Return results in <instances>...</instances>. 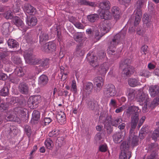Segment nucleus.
<instances>
[{
	"mask_svg": "<svg viewBox=\"0 0 159 159\" xmlns=\"http://www.w3.org/2000/svg\"><path fill=\"white\" fill-rule=\"evenodd\" d=\"M26 109L21 107L15 108L7 113V120L16 122L18 123L20 122V118L24 117L26 115Z\"/></svg>",
	"mask_w": 159,
	"mask_h": 159,
	"instance_id": "f257e3e1",
	"label": "nucleus"
},
{
	"mask_svg": "<svg viewBox=\"0 0 159 159\" xmlns=\"http://www.w3.org/2000/svg\"><path fill=\"white\" fill-rule=\"evenodd\" d=\"M139 108L136 106H131L129 107L126 112L129 114H133L131 117V129H134L136 127L139 120Z\"/></svg>",
	"mask_w": 159,
	"mask_h": 159,
	"instance_id": "f03ea898",
	"label": "nucleus"
},
{
	"mask_svg": "<svg viewBox=\"0 0 159 159\" xmlns=\"http://www.w3.org/2000/svg\"><path fill=\"white\" fill-rule=\"evenodd\" d=\"M100 8L102 9L99 13V16L101 19L107 20L111 17L108 10L110 8V3L108 1H106L100 3Z\"/></svg>",
	"mask_w": 159,
	"mask_h": 159,
	"instance_id": "7ed1b4c3",
	"label": "nucleus"
},
{
	"mask_svg": "<svg viewBox=\"0 0 159 159\" xmlns=\"http://www.w3.org/2000/svg\"><path fill=\"white\" fill-rule=\"evenodd\" d=\"M109 30L108 25L105 23L101 24L98 26L97 30L94 31L93 32L95 38L98 40L102 37L104 34L107 33Z\"/></svg>",
	"mask_w": 159,
	"mask_h": 159,
	"instance_id": "20e7f679",
	"label": "nucleus"
},
{
	"mask_svg": "<svg viewBox=\"0 0 159 159\" xmlns=\"http://www.w3.org/2000/svg\"><path fill=\"white\" fill-rule=\"evenodd\" d=\"M24 56L26 62L29 64L36 65L38 64L39 61V59L33 55L31 51H25L24 54Z\"/></svg>",
	"mask_w": 159,
	"mask_h": 159,
	"instance_id": "39448f33",
	"label": "nucleus"
},
{
	"mask_svg": "<svg viewBox=\"0 0 159 159\" xmlns=\"http://www.w3.org/2000/svg\"><path fill=\"white\" fill-rule=\"evenodd\" d=\"M122 122V120L121 118H117L116 120L112 121L110 120H106L104 123V128L107 130L108 134H110L112 131L111 125L117 126Z\"/></svg>",
	"mask_w": 159,
	"mask_h": 159,
	"instance_id": "423d86ee",
	"label": "nucleus"
},
{
	"mask_svg": "<svg viewBox=\"0 0 159 159\" xmlns=\"http://www.w3.org/2000/svg\"><path fill=\"white\" fill-rule=\"evenodd\" d=\"M120 148L121 149V152L119 155V159H127L128 157V159L131 157L130 152L129 151V146L126 143L123 142L121 145Z\"/></svg>",
	"mask_w": 159,
	"mask_h": 159,
	"instance_id": "0eeeda50",
	"label": "nucleus"
},
{
	"mask_svg": "<svg viewBox=\"0 0 159 159\" xmlns=\"http://www.w3.org/2000/svg\"><path fill=\"white\" fill-rule=\"evenodd\" d=\"M143 3V2L141 0H139L137 2L138 7L135 11V20L134 22L135 25L139 24L141 20L142 12L140 8L142 7Z\"/></svg>",
	"mask_w": 159,
	"mask_h": 159,
	"instance_id": "6e6552de",
	"label": "nucleus"
},
{
	"mask_svg": "<svg viewBox=\"0 0 159 159\" xmlns=\"http://www.w3.org/2000/svg\"><path fill=\"white\" fill-rule=\"evenodd\" d=\"M130 61H128L127 60H125V62H122L120 64V67H122L123 66L125 67L123 69V73L126 75H128L133 72L134 68L129 65Z\"/></svg>",
	"mask_w": 159,
	"mask_h": 159,
	"instance_id": "1a4fd4ad",
	"label": "nucleus"
},
{
	"mask_svg": "<svg viewBox=\"0 0 159 159\" xmlns=\"http://www.w3.org/2000/svg\"><path fill=\"white\" fill-rule=\"evenodd\" d=\"M41 101V97L39 95H36L34 96L30 97L29 99L28 104L30 107L34 108L36 107L37 104L39 103Z\"/></svg>",
	"mask_w": 159,
	"mask_h": 159,
	"instance_id": "9d476101",
	"label": "nucleus"
},
{
	"mask_svg": "<svg viewBox=\"0 0 159 159\" xmlns=\"http://www.w3.org/2000/svg\"><path fill=\"white\" fill-rule=\"evenodd\" d=\"M149 102L144 103V105L143 107V112H146L148 111V108H151L153 109L159 104V96L154 98L153 101L149 104Z\"/></svg>",
	"mask_w": 159,
	"mask_h": 159,
	"instance_id": "9b49d317",
	"label": "nucleus"
},
{
	"mask_svg": "<svg viewBox=\"0 0 159 159\" xmlns=\"http://www.w3.org/2000/svg\"><path fill=\"white\" fill-rule=\"evenodd\" d=\"M136 99L140 105L148 102L149 100L148 94L142 91L138 95Z\"/></svg>",
	"mask_w": 159,
	"mask_h": 159,
	"instance_id": "f8f14e48",
	"label": "nucleus"
},
{
	"mask_svg": "<svg viewBox=\"0 0 159 159\" xmlns=\"http://www.w3.org/2000/svg\"><path fill=\"white\" fill-rule=\"evenodd\" d=\"M14 24L17 26L20 30L23 31L25 32L27 28L25 26L22 20L18 16L15 17L13 19Z\"/></svg>",
	"mask_w": 159,
	"mask_h": 159,
	"instance_id": "ddd939ff",
	"label": "nucleus"
},
{
	"mask_svg": "<svg viewBox=\"0 0 159 159\" xmlns=\"http://www.w3.org/2000/svg\"><path fill=\"white\" fill-rule=\"evenodd\" d=\"M56 49L55 44L52 42L45 43L41 48L42 50L46 52H50L55 51Z\"/></svg>",
	"mask_w": 159,
	"mask_h": 159,
	"instance_id": "4468645a",
	"label": "nucleus"
},
{
	"mask_svg": "<svg viewBox=\"0 0 159 159\" xmlns=\"http://www.w3.org/2000/svg\"><path fill=\"white\" fill-rule=\"evenodd\" d=\"M104 93L108 97H112L116 94V91L113 85L110 84L107 86Z\"/></svg>",
	"mask_w": 159,
	"mask_h": 159,
	"instance_id": "2eb2a0df",
	"label": "nucleus"
},
{
	"mask_svg": "<svg viewBox=\"0 0 159 159\" xmlns=\"http://www.w3.org/2000/svg\"><path fill=\"white\" fill-rule=\"evenodd\" d=\"M109 69L108 64L107 63H104L101 64L99 67L98 70V73L101 75H105Z\"/></svg>",
	"mask_w": 159,
	"mask_h": 159,
	"instance_id": "dca6fc26",
	"label": "nucleus"
},
{
	"mask_svg": "<svg viewBox=\"0 0 159 159\" xmlns=\"http://www.w3.org/2000/svg\"><path fill=\"white\" fill-rule=\"evenodd\" d=\"M125 134V133L124 134L122 132L115 134L113 136V140L114 142L117 143L121 142L124 139Z\"/></svg>",
	"mask_w": 159,
	"mask_h": 159,
	"instance_id": "f3484780",
	"label": "nucleus"
},
{
	"mask_svg": "<svg viewBox=\"0 0 159 159\" xmlns=\"http://www.w3.org/2000/svg\"><path fill=\"white\" fill-rule=\"evenodd\" d=\"M24 11L30 14H32L35 11V9L29 3L25 4L22 7Z\"/></svg>",
	"mask_w": 159,
	"mask_h": 159,
	"instance_id": "a211bd4d",
	"label": "nucleus"
},
{
	"mask_svg": "<svg viewBox=\"0 0 159 159\" xmlns=\"http://www.w3.org/2000/svg\"><path fill=\"white\" fill-rule=\"evenodd\" d=\"M58 122L61 124H64L66 123V116L64 113L62 111L58 112L56 115Z\"/></svg>",
	"mask_w": 159,
	"mask_h": 159,
	"instance_id": "6ab92c4d",
	"label": "nucleus"
},
{
	"mask_svg": "<svg viewBox=\"0 0 159 159\" xmlns=\"http://www.w3.org/2000/svg\"><path fill=\"white\" fill-rule=\"evenodd\" d=\"M103 78L100 76L95 77L94 79V83L96 85L99 90L102 88L103 84Z\"/></svg>",
	"mask_w": 159,
	"mask_h": 159,
	"instance_id": "aec40b11",
	"label": "nucleus"
},
{
	"mask_svg": "<svg viewBox=\"0 0 159 159\" xmlns=\"http://www.w3.org/2000/svg\"><path fill=\"white\" fill-rule=\"evenodd\" d=\"M159 87L157 85L152 86L149 88V92L151 96L154 97L159 92Z\"/></svg>",
	"mask_w": 159,
	"mask_h": 159,
	"instance_id": "412c9836",
	"label": "nucleus"
},
{
	"mask_svg": "<svg viewBox=\"0 0 159 159\" xmlns=\"http://www.w3.org/2000/svg\"><path fill=\"white\" fill-rule=\"evenodd\" d=\"M120 35L119 34H117L114 37V39L111 43V46L109 49H111L115 47L119 43L120 41Z\"/></svg>",
	"mask_w": 159,
	"mask_h": 159,
	"instance_id": "4be33fe9",
	"label": "nucleus"
},
{
	"mask_svg": "<svg viewBox=\"0 0 159 159\" xmlns=\"http://www.w3.org/2000/svg\"><path fill=\"white\" fill-rule=\"evenodd\" d=\"M93 84L90 82H87L83 86V91L84 93H89L93 88Z\"/></svg>",
	"mask_w": 159,
	"mask_h": 159,
	"instance_id": "5701e85b",
	"label": "nucleus"
},
{
	"mask_svg": "<svg viewBox=\"0 0 159 159\" xmlns=\"http://www.w3.org/2000/svg\"><path fill=\"white\" fill-rule=\"evenodd\" d=\"M48 82V77L45 75L40 76L39 79V83L41 86L46 85Z\"/></svg>",
	"mask_w": 159,
	"mask_h": 159,
	"instance_id": "b1692460",
	"label": "nucleus"
},
{
	"mask_svg": "<svg viewBox=\"0 0 159 159\" xmlns=\"http://www.w3.org/2000/svg\"><path fill=\"white\" fill-rule=\"evenodd\" d=\"M20 91L22 93L26 94L28 91V85L25 83H22L20 84L19 86Z\"/></svg>",
	"mask_w": 159,
	"mask_h": 159,
	"instance_id": "393cba45",
	"label": "nucleus"
},
{
	"mask_svg": "<svg viewBox=\"0 0 159 159\" xmlns=\"http://www.w3.org/2000/svg\"><path fill=\"white\" fill-rule=\"evenodd\" d=\"M112 15L115 19L117 20L120 17V12L119 11V8L116 7H114L111 9Z\"/></svg>",
	"mask_w": 159,
	"mask_h": 159,
	"instance_id": "a878e982",
	"label": "nucleus"
},
{
	"mask_svg": "<svg viewBox=\"0 0 159 159\" xmlns=\"http://www.w3.org/2000/svg\"><path fill=\"white\" fill-rule=\"evenodd\" d=\"M40 114L39 112L37 111H34L32 113V117L31 121L34 123H36L40 118Z\"/></svg>",
	"mask_w": 159,
	"mask_h": 159,
	"instance_id": "bb28decb",
	"label": "nucleus"
},
{
	"mask_svg": "<svg viewBox=\"0 0 159 159\" xmlns=\"http://www.w3.org/2000/svg\"><path fill=\"white\" fill-rule=\"evenodd\" d=\"M129 84L132 87H134L139 84V80L134 78H130L128 80Z\"/></svg>",
	"mask_w": 159,
	"mask_h": 159,
	"instance_id": "cd10ccee",
	"label": "nucleus"
},
{
	"mask_svg": "<svg viewBox=\"0 0 159 159\" xmlns=\"http://www.w3.org/2000/svg\"><path fill=\"white\" fill-rule=\"evenodd\" d=\"M11 28L9 23H5L3 24L0 28V29L2 33H7L9 30Z\"/></svg>",
	"mask_w": 159,
	"mask_h": 159,
	"instance_id": "c85d7f7f",
	"label": "nucleus"
},
{
	"mask_svg": "<svg viewBox=\"0 0 159 159\" xmlns=\"http://www.w3.org/2000/svg\"><path fill=\"white\" fill-rule=\"evenodd\" d=\"M129 138L131 139V144L133 146H136L138 144V138L137 136L134 135L133 136L132 134H130Z\"/></svg>",
	"mask_w": 159,
	"mask_h": 159,
	"instance_id": "c756f323",
	"label": "nucleus"
},
{
	"mask_svg": "<svg viewBox=\"0 0 159 159\" xmlns=\"http://www.w3.org/2000/svg\"><path fill=\"white\" fill-rule=\"evenodd\" d=\"M7 43L10 48H14L18 46V42L12 39H9L7 41Z\"/></svg>",
	"mask_w": 159,
	"mask_h": 159,
	"instance_id": "7c9ffc66",
	"label": "nucleus"
},
{
	"mask_svg": "<svg viewBox=\"0 0 159 159\" xmlns=\"http://www.w3.org/2000/svg\"><path fill=\"white\" fill-rule=\"evenodd\" d=\"M15 74L18 76L21 77L25 73L23 69L21 67H17L15 70Z\"/></svg>",
	"mask_w": 159,
	"mask_h": 159,
	"instance_id": "2f4dec72",
	"label": "nucleus"
},
{
	"mask_svg": "<svg viewBox=\"0 0 159 159\" xmlns=\"http://www.w3.org/2000/svg\"><path fill=\"white\" fill-rule=\"evenodd\" d=\"M151 73L147 69L141 70L139 72V75L140 76L147 78L149 77L151 75Z\"/></svg>",
	"mask_w": 159,
	"mask_h": 159,
	"instance_id": "473e14b6",
	"label": "nucleus"
},
{
	"mask_svg": "<svg viewBox=\"0 0 159 159\" xmlns=\"http://www.w3.org/2000/svg\"><path fill=\"white\" fill-rule=\"evenodd\" d=\"M44 144L46 148L49 149H52L53 145L52 141L49 138L45 140Z\"/></svg>",
	"mask_w": 159,
	"mask_h": 159,
	"instance_id": "72a5a7b5",
	"label": "nucleus"
},
{
	"mask_svg": "<svg viewBox=\"0 0 159 159\" xmlns=\"http://www.w3.org/2000/svg\"><path fill=\"white\" fill-rule=\"evenodd\" d=\"M37 20L36 18L35 17H33L31 18L29 20L27 21V24L30 26H35L37 23Z\"/></svg>",
	"mask_w": 159,
	"mask_h": 159,
	"instance_id": "f704fd0d",
	"label": "nucleus"
},
{
	"mask_svg": "<svg viewBox=\"0 0 159 159\" xmlns=\"http://www.w3.org/2000/svg\"><path fill=\"white\" fill-rule=\"evenodd\" d=\"M98 16L96 14H93L87 16V19L88 20L91 22H93L96 20L98 18Z\"/></svg>",
	"mask_w": 159,
	"mask_h": 159,
	"instance_id": "c9c22d12",
	"label": "nucleus"
},
{
	"mask_svg": "<svg viewBox=\"0 0 159 159\" xmlns=\"http://www.w3.org/2000/svg\"><path fill=\"white\" fill-rule=\"evenodd\" d=\"M70 91L74 93H76L77 92V87L76 81L73 80L71 84Z\"/></svg>",
	"mask_w": 159,
	"mask_h": 159,
	"instance_id": "e433bc0d",
	"label": "nucleus"
},
{
	"mask_svg": "<svg viewBox=\"0 0 159 159\" xmlns=\"http://www.w3.org/2000/svg\"><path fill=\"white\" fill-rule=\"evenodd\" d=\"M48 36L46 34H41L39 36V42L42 44L46 41L48 39Z\"/></svg>",
	"mask_w": 159,
	"mask_h": 159,
	"instance_id": "4c0bfd02",
	"label": "nucleus"
},
{
	"mask_svg": "<svg viewBox=\"0 0 159 159\" xmlns=\"http://www.w3.org/2000/svg\"><path fill=\"white\" fill-rule=\"evenodd\" d=\"M143 20L144 24L146 25L149 23L151 22V18L147 14H144L143 15Z\"/></svg>",
	"mask_w": 159,
	"mask_h": 159,
	"instance_id": "58836bf2",
	"label": "nucleus"
},
{
	"mask_svg": "<svg viewBox=\"0 0 159 159\" xmlns=\"http://www.w3.org/2000/svg\"><path fill=\"white\" fill-rule=\"evenodd\" d=\"M92 60L90 61V63L91 65L94 67H96L98 65V61L97 60V57H90Z\"/></svg>",
	"mask_w": 159,
	"mask_h": 159,
	"instance_id": "ea45409f",
	"label": "nucleus"
},
{
	"mask_svg": "<svg viewBox=\"0 0 159 159\" xmlns=\"http://www.w3.org/2000/svg\"><path fill=\"white\" fill-rule=\"evenodd\" d=\"M78 2L81 4L89 5L91 6H94L95 5V3L92 2H89L85 0H78Z\"/></svg>",
	"mask_w": 159,
	"mask_h": 159,
	"instance_id": "a19ab883",
	"label": "nucleus"
},
{
	"mask_svg": "<svg viewBox=\"0 0 159 159\" xmlns=\"http://www.w3.org/2000/svg\"><path fill=\"white\" fill-rule=\"evenodd\" d=\"M9 90L7 87H4L0 91V95L3 96H7Z\"/></svg>",
	"mask_w": 159,
	"mask_h": 159,
	"instance_id": "79ce46f5",
	"label": "nucleus"
},
{
	"mask_svg": "<svg viewBox=\"0 0 159 159\" xmlns=\"http://www.w3.org/2000/svg\"><path fill=\"white\" fill-rule=\"evenodd\" d=\"M59 134V130L58 129H56L50 132L48 134V135L50 137H57Z\"/></svg>",
	"mask_w": 159,
	"mask_h": 159,
	"instance_id": "37998d69",
	"label": "nucleus"
},
{
	"mask_svg": "<svg viewBox=\"0 0 159 159\" xmlns=\"http://www.w3.org/2000/svg\"><path fill=\"white\" fill-rule=\"evenodd\" d=\"M159 137V129H155L153 132L152 135V139L156 141L157 139Z\"/></svg>",
	"mask_w": 159,
	"mask_h": 159,
	"instance_id": "c03bdc74",
	"label": "nucleus"
},
{
	"mask_svg": "<svg viewBox=\"0 0 159 159\" xmlns=\"http://www.w3.org/2000/svg\"><path fill=\"white\" fill-rule=\"evenodd\" d=\"M8 105L7 103H1L0 105V111L2 112L5 111L7 109Z\"/></svg>",
	"mask_w": 159,
	"mask_h": 159,
	"instance_id": "a18cd8bd",
	"label": "nucleus"
},
{
	"mask_svg": "<svg viewBox=\"0 0 159 159\" xmlns=\"http://www.w3.org/2000/svg\"><path fill=\"white\" fill-rule=\"evenodd\" d=\"M157 154L155 152H153L148 155L146 159H157Z\"/></svg>",
	"mask_w": 159,
	"mask_h": 159,
	"instance_id": "49530a36",
	"label": "nucleus"
},
{
	"mask_svg": "<svg viewBox=\"0 0 159 159\" xmlns=\"http://www.w3.org/2000/svg\"><path fill=\"white\" fill-rule=\"evenodd\" d=\"M109 106L111 107H113L114 108L117 107V103L116 100L114 99H111L109 104Z\"/></svg>",
	"mask_w": 159,
	"mask_h": 159,
	"instance_id": "de8ad7c7",
	"label": "nucleus"
},
{
	"mask_svg": "<svg viewBox=\"0 0 159 159\" xmlns=\"http://www.w3.org/2000/svg\"><path fill=\"white\" fill-rule=\"evenodd\" d=\"M13 14L11 11H8L4 14L5 18L7 19H11L12 17Z\"/></svg>",
	"mask_w": 159,
	"mask_h": 159,
	"instance_id": "09e8293b",
	"label": "nucleus"
},
{
	"mask_svg": "<svg viewBox=\"0 0 159 159\" xmlns=\"http://www.w3.org/2000/svg\"><path fill=\"white\" fill-rule=\"evenodd\" d=\"M87 103L89 108L91 110L94 109L96 105L93 102L91 101Z\"/></svg>",
	"mask_w": 159,
	"mask_h": 159,
	"instance_id": "8fccbe9b",
	"label": "nucleus"
},
{
	"mask_svg": "<svg viewBox=\"0 0 159 159\" xmlns=\"http://www.w3.org/2000/svg\"><path fill=\"white\" fill-rule=\"evenodd\" d=\"M82 35L81 33H79L74 36V39L77 42H80L82 39Z\"/></svg>",
	"mask_w": 159,
	"mask_h": 159,
	"instance_id": "3c124183",
	"label": "nucleus"
},
{
	"mask_svg": "<svg viewBox=\"0 0 159 159\" xmlns=\"http://www.w3.org/2000/svg\"><path fill=\"white\" fill-rule=\"evenodd\" d=\"M107 146L106 144H104L100 145L99 147V150L102 152H105L107 150Z\"/></svg>",
	"mask_w": 159,
	"mask_h": 159,
	"instance_id": "603ef678",
	"label": "nucleus"
},
{
	"mask_svg": "<svg viewBox=\"0 0 159 159\" xmlns=\"http://www.w3.org/2000/svg\"><path fill=\"white\" fill-rule=\"evenodd\" d=\"M127 107L126 105H123L122 106L119 107L116 109L115 110V112L116 113H119L122 112L123 110Z\"/></svg>",
	"mask_w": 159,
	"mask_h": 159,
	"instance_id": "864d4df0",
	"label": "nucleus"
},
{
	"mask_svg": "<svg viewBox=\"0 0 159 159\" xmlns=\"http://www.w3.org/2000/svg\"><path fill=\"white\" fill-rule=\"evenodd\" d=\"M74 25L79 29H84V26L80 22H75L74 23Z\"/></svg>",
	"mask_w": 159,
	"mask_h": 159,
	"instance_id": "5fc2aeb1",
	"label": "nucleus"
},
{
	"mask_svg": "<svg viewBox=\"0 0 159 159\" xmlns=\"http://www.w3.org/2000/svg\"><path fill=\"white\" fill-rule=\"evenodd\" d=\"M148 47L146 45H144L142 47L141 49V53L142 54H146L147 52Z\"/></svg>",
	"mask_w": 159,
	"mask_h": 159,
	"instance_id": "6e6d98bb",
	"label": "nucleus"
},
{
	"mask_svg": "<svg viewBox=\"0 0 159 159\" xmlns=\"http://www.w3.org/2000/svg\"><path fill=\"white\" fill-rule=\"evenodd\" d=\"M45 125H48L52 121V120L50 118H45L43 120Z\"/></svg>",
	"mask_w": 159,
	"mask_h": 159,
	"instance_id": "4d7b16f0",
	"label": "nucleus"
},
{
	"mask_svg": "<svg viewBox=\"0 0 159 159\" xmlns=\"http://www.w3.org/2000/svg\"><path fill=\"white\" fill-rule=\"evenodd\" d=\"M41 65L44 68H47L48 67V62L47 60L42 61Z\"/></svg>",
	"mask_w": 159,
	"mask_h": 159,
	"instance_id": "13d9d810",
	"label": "nucleus"
},
{
	"mask_svg": "<svg viewBox=\"0 0 159 159\" xmlns=\"http://www.w3.org/2000/svg\"><path fill=\"white\" fill-rule=\"evenodd\" d=\"M128 98L129 99H130L131 100L133 99L134 98V95L132 92H129L128 93Z\"/></svg>",
	"mask_w": 159,
	"mask_h": 159,
	"instance_id": "bf43d9fd",
	"label": "nucleus"
},
{
	"mask_svg": "<svg viewBox=\"0 0 159 159\" xmlns=\"http://www.w3.org/2000/svg\"><path fill=\"white\" fill-rule=\"evenodd\" d=\"M10 131H11L13 134H15L16 132L17 131L16 127L15 126H12L10 128Z\"/></svg>",
	"mask_w": 159,
	"mask_h": 159,
	"instance_id": "052dcab7",
	"label": "nucleus"
},
{
	"mask_svg": "<svg viewBox=\"0 0 159 159\" xmlns=\"http://www.w3.org/2000/svg\"><path fill=\"white\" fill-rule=\"evenodd\" d=\"M101 139V136L100 133L97 134L95 136V139L97 141L100 140Z\"/></svg>",
	"mask_w": 159,
	"mask_h": 159,
	"instance_id": "680f3d73",
	"label": "nucleus"
},
{
	"mask_svg": "<svg viewBox=\"0 0 159 159\" xmlns=\"http://www.w3.org/2000/svg\"><path fill=\"white\" fill-rule=\"evenodd\" d=\"M0 57L2 60H4V59L7 60V57L6 56L5 53H0Z\"/></svg>",
	"mask_w": 159,
	"mask_h": 159,
	"instance_id": "e2e57ef3",
	"label": "nucleus"
},
{
	"mask_svg": "<svg viewBox=\"0 0 159 159\" xmlns=\"http://www.w3.org/2000/svg\"><path fill=\"white\" fill-rule=\"evenodd\" d=\"M148 67L149 69H153L155 67V66L151 63H149L148 64Z\"/></svg>",
	"mask_w": 159,
	"mask_h": 159,
	"instance_id": "0e129e2a",
	"label": "nucleus"
},
{
	"mask_svg": "<svg viewBox=\"0 0 159 159\" xmlns=\"http://www.w3.org/2000/svg\"><path fill=\"white\" fill-rule=\"evenodd\" d=\"M5 75L2 73L0 72V80H4L6 79Z\"/></svg>",
	"mask_w": 159,
	"mask_h": 159,
	"instance_id": "69168bd1",
	"label": "nucleus"
},
{
	"mask_svg": "<svg viewBox=\"0 0 159 159\" xmlns=\"http://www.w3.org/2000/svg\"><path fill=\"white\" fill-rule=\"evenodd\" d=\"M103 126L102 125H99L96 126V129L98 131H100L101 130Z\"/></svg>",
	"mask_w": 159,
	"mask_h": 159,
	"instance_id": "338daca9",
	"label": "nucleus"
},
{
	"mask_svg": "<svg viewBox=\"0 0 159 159\" xmlns=\"http://www.w3.org/2000/svg\"><path fill=\"white\" fill-rule=\"evenodd\" d=\"M125 123H123L120 125H119L118 127L120 130H122L125 128Z\"/></svg>",
	"mask_w": 159,
	"mask_h": 159,
	"instance_id": "774afa93",
	"label": "nucleus"
}]
</instances>
